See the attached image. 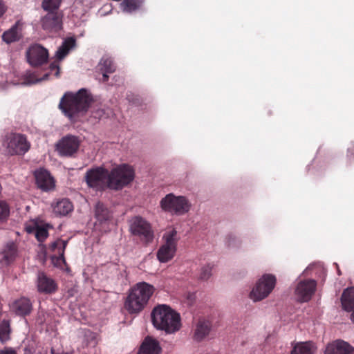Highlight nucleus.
<instances>
[{
  "label": "nucleus",
  "instance_id": "1",
  "mask_svg": "<svg viewBox=\"0 0 354 354\" xmlns=\"http://www.w3.org/2000/svg\"><path fill=\"white\" fill-rule=\"evenodd\" d=\"M93 101L90 91L81 88L76 93H65L60 100L59 109L66 117L74 122L85 115Z\"/></svg>",
  "mask_w": 354,
  "mask_h": 354
},
{
  "label": "nucleus",
  "instance_id": "2",
  "mask_svg": "<svg viewBox=\"0 0 354 354\" xmlns=\"http://www.w3.org/2000/svg\"><path fill=\"white\" fill-rule=\"evenodd\" d=\"M151 321L156 329L167 334H174L181 327L180 314L166 304L154 307L151 312Z\"/></svg>",
  "mask_w": 354,
  "mask_h": 354
},
{
  "label": "nucleus",
  "instance_id": "3",
  "mask_svg": "<svg viewBox=\"0 0 354 354\" xmlns=\"http://www.w3.org/2000/svg\"><path fill=\"white\" fill-rule=\"evenodd\" d=\"M155 292V288L147 282H139L130 290L124 302V307L131 313H139L148 304Z\"/></svg>",
  "mask_w": 354,
  "mask_h": 354
},
{
  "label": "nucleus",
  "instance_id": "4",
  "mask_svg": "<svg viewBox=\"0 0 354 354\" xmlns=\"http://www.w3.org/2000/svg\"><path fill=\"white\" fill-rule=\"evenodd\" d=\"M135 178L133 168L127 164H121L109 171V189L119 190L130 184Z\"/></svg>",
  "mask_w": 354,
  "mask_h": 354
},
{
  "label": "nucleus",
  "instance_id": "5",
  "mask_svg": "<svg viewBox=\"0 0 354 354\" xmlns=\"http://www.w3.org/2000/svg\"><path fill=\"white\" fill-rule=\"evenodd\" d=\"M162 210L172 215L181 216L187 213L191 208V203L184 196H176L170 193L160 202Z\"/></svg>",
  "mask_w": 354,
  "mask_h": 354
},
{
  "label": "nucleus",
  "instance_id": "6",
  "mask_svg": "<svg viewBox=\"0 0 354 354\" xmlns=\"http://www.w3.org/2000/svg\"><path fill=\"white\" fill-rule=\"evenodd\" d=\"M164 243L157 252V258L161 263H166L172 259L175 255L178 241L177 231L175 229L167 231L163 236Z\"/></svg>",
  "mask_w": 354,
  "mask_h": 354
},
{
  "label": "nucleus",
  "instance_id": "7",
  "mask_svg": "<svg viewBox=\"0 0 354 354\" xmlns=\"http://www.w3.org/2000/svg\"><path fill=\"white\" fill-rule=\"evenodd\" d=\"M276 277L271 274H263L256 283L250 293V298L254 302L266 298L276 285Z\"/></svg>",
  "mask_w": 354,
  "mask_h": 354
},
{
  "label": "nucleus",
  "instance_id": "8",
  "mask_svg": "<svg viewBox=\"0 0 354 354\" xmlns=\"http://www.w3.org/2000/svg\"><path fill=\"white\" fill-rule=\"evenodd\" d=\"M129 231L147 244L152 242L154 237L150 223L140 216H133L129 221Z\"/></svg>",
  "mask_w": 354,
  "mask_h": 354
},
{
  "label": "nucleus",
  "instance_id": "9",
  "mask_svg": "<svg viewBox=\"0 0 354 354\" xmlns=\"http://www.w3.org/2000/svg\"><path fill=\"white\" fill-rule=\"evenodd\" d=\"M85 180L88 187L96 189L109 188V171L102 167L91 169L85 174Z\"/></svg>",
  "mask_w": 354,
  "mask_h": 354
},
{
  "label": "nucleus",
  "instance_id": "10",
  "mask_svg": "<svg viewBox=\"0 0 354 354\" xmlns=\"http://www.w3.org/2000/svg\"><path fill=\"white\" fill-rule=\"evenodd\" d=\"M30 145L26 137L20 133H12L8 137L7 151L10 155H24Z\"/></svg>",
  "mask_w": 354,
  "mask_h": 354
},
{
  "label": "nucleus",
  "instance_id": "11",
  "mask_svg": "<svg viewBox=\"0 0 354 354\" xmlns=\"http://www.w3.org/2000/svg\"><path fill=\"white\" fill-rule=\"evenodd\" d=\"M80 140L77 136L67 135L60 139L55 145L56 150L62 156H72L78 151Z\"/></svg>",
  "mask_w": 354,
  "mask_h": 354
},
{
  "label": "nucleus",
  "instance_id": "12",
  "mask_svg": "<svg viewBox=\"0 0 354 354\" xmlns=\"http://www.w3.org/2000/svg\"><path fill=\"white\" fill-rule=\"evenodd\" d=\"M48 57V50L38 44L31 45L26 51L27 61L32 66H39L45 64Z\"/></svg>",
  "mask_w": 354,
  "mask_h": 354
},
{
  "label": "nucleus",
  "instance_id": "13",
  "mask_svg": "<svg viewBox=\"0 0 354 354\" xmlns=\"http://www.w3.org/2000/svg\"><path fill=\"white\" fill-rule=\"evenodd\" d=\"M317 283L313 279L300 281L295 290L297 299L301 302L309 301L316 290Z\"/></svg>",
  "mask_w": 354,
  "mask_h": 354
},
{
  "label": "nucleus",
  "instance_id": "14",
  "mask_svg": "<svg viewBox=\"0 0 354 354\" xmlns=\"http://www.w3.org/2000/svg\"><path fill=\"white\" fill-rule=\"evenodd\" d=\"M35 178L37 187L42 191L48 192L53 190L55 187L53 177L44 169L36 170Z\"/></svg>",
  "mask_w": 354,
  "mask_h": 354
},
{
  "label": "nucleus",
  "instance_id": "15",
  "mask_svg": "<svg viewBox=\"0 0 354 354\" xmlns=\"http://www.w3.org/2000/svg\"><path fill=\"white\" fill-rule=\"evenodd\" d=\"M41 26L48 32H57L62 28L61 15L57 11L48 12L41 19Z\"/></svg>",
  "mask_w": 354,
  "mask_h": 354
},
{
  "label": "nucleus",
  "instance_id": "16",
  "mask_svg": "<svg viewBox=\"0 0 354 354\" xmlns=\"http://www.w3.org/2000/svg\"><path fill=\"white\" fill-rule=\"evenodd\" d=\"M68 244V241L58 239L50 245V250L55 253L52 257V261L55 266L61 267L66 264L64 252Z\"/></svg>",
  "mask_w": 354,
  "mask_h": 354
},
{
  "label": "nucleus",
  "instance_id": "17",
  "mask_svg": "<svg viewBox=\"0 0 354 354\" xmlns=\"http://www.w3.org/2000/svg\"><path fill=\"white\" fill-rule=\"evenodd\" d=\"M212 331V324L209 321L200 319L193 328V339L201 342L206 339Z\"/></svg>",
  "mask_w": 354,
  "mask_h": 354
},
{
  "label": "nucleus",
  "instance_id": "18",
  "mask_svg": "<svg viewBox=\"0 0 354 354\" xmlns=\"http://www.w3.org/2000/svg\"><path fill=\"white\" fill-rule=\"evenodd\" d=\"M37 288L39 292L51 294L56 291L57 286L53 279L44 272H39L37 274Z\"/></svg>",
  "mask_w": 354,
  "mask_h": 354
},
{
  "label": "nucleus",
  "instance_id": "19",
  "mask_svg": "<svg viewBox=\"0 0 354 354\" xmlns=\"http://www.w3.org/2000/svg\"><path fill=\"white\" fill-rule=\"evenodd\" d=\"M24 23L18 20L8 30L5 31L2 35V39L6 44H11L19 41L22 37V30Z\"/></svg>",
  "mask_w": 354,
  "mask_h": 354
},
{
  "label": "nucleus",
  "instance_id": "20",
  "mask_svg": "<svg viewBox=\"0 0 354 354\" xmlns=\"http://www.w3.org/2000/svg\"><path fill=\"white\" fill-rule=\"evenodd\" d=\"M353 351V346L348 343L339 339L327 345L325 354H351Z\"/></svg>",
  "mask_w": 354,
  "mask_h": 354
},
{
  "label": "nucleus",
  "instance_id": "21",
  "mask_svg": "<svg viewBox=\"0 0 354 354\" xmlns=\"http://www.w3.org/2000/svg\"><path fill=\"white\" fill-rule=\"evenodd\" d=\"M10 308L17 315L25 317L30 313L32 306L30 299L26 297H21L15 301Z\"/></svg>",
  "mask_w": 354,
  "mask_h": 354
},
{
  "label": "nucleus",
  "instance_id": "22",
  "mask_svg": "<svg viewBox=\"0 0 354 354\" xmlns=\"http://www.w3.org/2000/svg\"><path fill=\"white\" fill-rule=\"evenodd\" d=\"M160 351L159 342L151 337H147L141 344L138 354H159Z\"/></svg>",
  "mask_w": 354,
  "mask_h": 354
},
{
  "label": "nucleus",
  "instance_id": "23",
  "mask_svg": "<svg viewBox=\"0 0 354 354\" xmlns=\"http://www.w3.org/2000/svg\"><path fill=\"white\" fill-rule=\"evenodd\" d=\"M97 69L102 74V82H106L109 74L115 72V66L110 57H103L97 65Z\"/></svg>",
  "mask_w": 354,
  "mask_h": 354
},
{
  "label": "nucleus",
  "instance_id": "24",
  "mask_svg": "<svg viewBox=\"0 0 354 354\" xmlns=\"http://www.w3.org/2000/svg\"><path fill=\"white\" fill-rule=\"evenodd\" d=\"M53 212L57 215L65 216L72 212L73 205L72 203L67 198L58 200L53 205Z\"/></svg>",
  "mask_w": 354,
  "mask_h": 354
},
{
  "label": "nucleus",
  "instance_id": "25",
  "mask_svg": "<svg viewBox=\"0 0 354 354\" xmlns=\"http://www.w3.org/2000/svg\"><path fill=\"white\" fill-rule=\"evenodd\" d=\"M316 346L312 342L296 343L290 352V354H314Z\"/></svg>",
  "mask_w": 354,
  "mask_h": 354
},
{
  "label": "nucleus",
  "instance_id": "26",
  "mask_svg": "<svg viewBox=\"0 0 354 354\" xmlns=\"http://www.w3.org/2000/svg\"><path fill=\"white\" fill-rule=\"evenodd\" d=\"M343 308L346 311H354V287L346 289L341 298Z\"/></svg>",
  "mask_w": 354,
  "mask_h": 354
},
{
  "label": "nucleus",
  "instance_id": "27",
  "mask_svg": "<svg viewBox=\"0 0 354 354\" xmlns=\"http://www.w3.org/2000/svg\"><path fill=\"white\" fill-rule=\"evenodd\" d=\"M75 40L71 37L64 41L56 52V58L59 62L68 55L70 49L75 46Z\"/></svg>",
  "mask_w": 354,
  "mask_h": 354
},
{
  "label": "nucleus",
  "instance_id": "28",
  "mask_svg": "<svg viewBox=\"0 0 354 354\" xmlns=\"http://www.w3.org/2000/svg\"><path fill=\"white\" fill-rule=\"evenodd\" d=\"M24 84H33L41 81L48 80L49 73H45L41 77H39L36 73L27 71L24 75Z\"/></svg>",
  "mask_w": 354,
  "mask_h": 354
},
{
  "label": "nucleus",
  "instance_id": "29",
  "mask_svg": "<svg viewBox=\"0 0 354 354\" xmlns=\"http://www.w3.org/2000/svg\"><path fill=\"white\" fill-rule=\"evenodd\" d=\"M95 215L97 221L100 222L106 221L111 216L109 209L100 202L95 205Z\"/></svg>",
  "mask_w": 354,
  "mask_h": 354
},
{
  "label": "nucleus",
  "instance_id": "30",
  "mask_svg": "<svg viewBox=\"0 0 354 354\" xmlns=\"http://www.w3.org/2000/svg\"><path fill=\"white\" fill-rule=\"evenodd\" d=\"M143 1L144 0H124L121 6L124 12H131L138 9Z\"/></svg>",
  "mask_w": 354,
  "mask_h": 354
},
{
  "label": "nucleus",
  "instance_id": "31",
  "mask_svg": "<svg viewBox=\"0 0 354 354\" xmlns=\"http://www.w3.org/2000/svg\"><path fill=\"white\" fill-rule=\"evenodd\" d=\"M17 255V248L14 243H8L3 250V259L9 263L12 262Z\"/></svg>",
  "mask_w": 354,
  "mask_h": 354
},
{
  "label": "nucleus",
  "instance_id": "32",
  "mask_svg": "<svg viewBox=\"0 0 354 354\" xmlns=\"http://www.w3.org/2000/svg\"><path fill=\"white\" fill-rule=\"evenodd\" d=\"M10 324L8 322L3 320L0 324V342H7L10 339Z\"/></svg>",
  "mask_w": 354,
  "mask_h": 354
},
{
  "label": "nucleus",
  "instance_id": "33",
  "mask_svg": "<svg viewBox=\"0 0 354 354\" xmlns=\"http://www.w3.org/2000/svg\"><path fill=\"white\" fill-rule=\"evenodd\" d=\"M61 0H43L42 7L45 10L49 12L57 11Z\"/></svg>",
  "mask_w": 354,
  "mask_h": 354
},
{
  "label": "nucleus",
  "instance_id": "34",
  "mask_svg": "<svg viewBox=\"0 0 354 354\" xmlns=\"http://www.w3.org/2000/svg\"><path fill=\"white\" fill-rule=\"evenodd\" d=\"M10 214V208L5 202L0 201V225L5 223Z\"/></svg>",
  "mask_w": 354,
  "mask_h": 354
},
{
  "label": "nucleus",
  "instance_id": "35",
  "mask_svg": "<svg viewBox=\"0 0 354 354\" xmlns=\"http://www.w3.org/2000/svg\"><path fill=\"white\" fill-rule=\"evenodd\" d=\"M225 243L228 247L237 248L241 244V239L234 234H229L225 238Z\"/></svg>",
  "mask_w": 354,
  "mask_h": 354
},
{
  "label": "nucleus",
  "instance_id": "36",
  "mask_svg": "<svg viewBox=\"0 0 354 354\" xmlns=\"http://www.w3.org/2000/svg\"><path fill=\"white\" fill-rule=\"evenodd\" d=\"M212 266H210L209 264L202 267L201 269L200 274H199L200 279L203 280V281L207 280L212 275Z\"/></svg>",
  "mask_w": 354,
  "mask_h": 354
},
{
  "label": "nucleus",
  "instance_id": "37",
  "mask_svg": "<svg viewBox=\"0 0 354 354\" xmlns=\"http://www.w3.org/2000/svg\"><path fill=\"white\" fill-rule=\"evenodd\" d=\"M49 71L46 73H49V76L54 75L55 77H58L60 73L59 62L57 60L52 62L48 68Z\"/></svg>",
  "mask_w": 354,
  "mask_h": 354
},
{
  "label": "nucleus",
  "instance_id": "38",
  "mask_svg": "<svg viewBox=\"0 0 354 354\" xmlns=\"http://www.w3.org/2000/svg\"><path fill=\"white\" fill-rule=\"evenodd\" d=\"M48 235V230L44 227H37L35 230V236L39 242L44 241Z\"/></svg>",
  "mask_w": 354,
  "mask_h": 354
},
{
  "label": "nucleus",
  "instance_id": "39",
  "mask_svg": "<svg viewBox=\"0 0 354 354\" xmlns=\"http://www.w3.org/2000/svg\"><path fill=\"white\" fill-rule=\"evenodd\" d=\"M0 354H17V352L13 348L6 347L5 348L0 350Z\"/></svg>",
  "mask_w": 354,
  "mask_h": 354
},
{
  "label": "nucleus",
  "instance_id": "40",
  "mask_svg": "<svg viewBox=\"0 0 354 354\" xmlns=\"http://www.w3.org/2000/svg\"><path fill=\"white\" fill-rule=\"evenodd\" d=\"M4 12H5L4 5L3 4L2 1L0 0V17H1L3 15Z\"/></svg>",
  "mask_w": 354,
  "mask_h": 354
},
{
  "label": "nucleus",
  "instance_id": "41",
  "mask_svg": "<svg viewBox=\"0 0 354 354\" xmlns=\"http://www.w3.org/2000/svg\"><path fill=\"white\" fill-rule=\"evenodd\" d=\"M24 354H34L33 353V351L31 348H26L24 349Z\"/></svg>",
  "mask_w": 354,
  "mask_h": 354
}]
</instances>
